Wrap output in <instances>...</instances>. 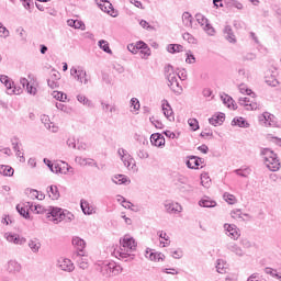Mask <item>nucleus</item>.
<instances>
[{
	"label": "nucleus",
	"mask_w": 281,
	"mask_h": 281,
	"mask_svg": "<svg viewBox=\"0 0 281 281\" xmlns=\"http://www.w3.org/2000/svg\"><path fill=\"white\" fill-rule=\"evenodd\" d=\"M260 156L271 172H278V170H280V160L278 159V154H274L271 148H261Z\"/></svg>",
	"instance_id": "obj_1"
},
{
	"label": "nucleus",
	"mask_w": 281,
	"mask_h": 281,
	"mask_svg": "<svg viewBox=\"0 0 281 281\" xmlns=\"http://www.w3.org/2000/svg\"><path fill=\"white\" fill-rule=\"evenodd\" d=\"M165 76L168 80V87L173 91V93H181L183 88L179 85V79L177 74H175V67L172 65H167L165 67Z\"/></svg>",
	"instance_id": "obj_2"
},
{
	"label": "nucleus",
	"mask_w": 281,
	"mask_h": 281,
	"mask_svg": "<svg viewBox=\"0 0 281 281\" xmlns=\"http://www.w3.org/2000/svg\"><path fill=\"white\" fill-rule=\"evenodd\" d=\"M195 19H196V22L199 23V25H201L203 27L204 32H206V34L209 36H214V34H216V30H214V26H212V24H210L207 18H205V15H203L201 13H196Z\"/></svg>",
	"instance_id": "obj_3"
},
{
	"label": "nucleus",
	"mask_w": 281,
	"mask_h": 281,
	"mask_svg": "<svg viewBox=\"0 0 281 281\" xmlns=\"http://www.w3.org/2000/svg\"><path fill=\"white\" fill-rule=\"evenodd\" d=\"M34 212H36V214H44L46 218H52V221H54V216H56V212H59V210L56 206L45 207L38 204L34 205Z\"/></svg>",
	"instance_id": "obj_4"
},
{
	"label": "nucleus",
	"mask_w": 281,
	"mask_h": 281,
	"mask_svg": "<svg viewBox=\"0 0 281 281\" xmlns=\"http://www.w3.org/2000/svg\"><path fill=\"white\" fill-rule=\"evenodd\" d=\"M56 215L53 217V223H61V221H66L67 223H71V220L74 218V215L71 214V212L67 211V210H63L60 207H57Z\"/></svg>",
	"instance_id": "obj_5"
},
{
	"label": "nucleus",
	"mask_w": 281,
	"mask_h": 281,
	"mask_svg": "<svg viewBox=\"0 0 281 281\" xmlns=\"http://www.w3.org/2000/svg\"><path fill=\"white\" fill-rule=\"evenodd\" d=\"M70 76H74L75 80L81 85H89V78H87V71L78 69L76 67L70 68Z\"/></svg>",
	"instance_id": "obj_6"
},
{
	"label": "nucleus",
	"mask_w": 281,
	"mask_h": 281,
	"mask_svg": "<svg viewBox=\"0 0 281 281\" xmlns=\"http://www.w3.org/2000/svg\"><path fill=\"white\" fill-rule=\"evenodd\" d=\"M4 269L7 272L10 273V276H16V273H21L22 267L21 263H19V261L11 259L7 262Z\"/></svg>",
	"instance_id": "obj_7"
},
{
	"label": "nucleus",
	"mask_w": 281,
	"mask_h": 281,
	"mask_svg": "<svg viewBox=\"0 0 281 281\" xmlns=\"http://www.w3.org/2000/svg\"><path fill=\"white\" fill-rule=\"evenodd\" d=\"M72 258L80 269L89 268V258L85 256L82 252H74Z\"/></svg>",
	"instance_id": "obj_8"
},
{
	"label": "nucleus",
	"mask_w": 281,
	"mask_h": 281,
	"mask_svg": "<svg viewBox=\"0 0 281 281\" xmlns=\"http://www.w3.org/2000/svg\"><path fill=\"white\" fill-rule=\"evenodd\" d=\"M4 238L8 240V243H13L14 245H25V243H27L25 237H21L12 233H5Z\"/></svg>",
	"instance_id": "obj_9"
},
{
	"label": "nucleus",
	"mask_w": 281,
	"mask_h": 281,
	"mask_svg": "<svg viewBox=\"0 0 281 281\" xmlns=\"http://www.w3.org/2000/svg\"><path fill=\"white\" fill-rule=\"evenodd\" d=\"M224 228L226 229V232H228V236L233 240H238V238H240V229H238L236 225L225 224Z\"/></svg>",
	"instance_id": "obj_10"
},
{
	"label": "nucleus",
	"mask_w": 281,
	"mask_h": 281,
	"mask_svg": "<svg viewBox=\"0 0 281 281\" xmlns=\"http://www.w3.org/2000/svg\"><path fill=\"white\" fill-rule=\"evenodd\" d=\"M259 122H263L265 126H276V116L270 114L269 112H265L259 115Z\"/></svg>",
	"instance_id": "obj_11"
},
{
	"label": "nucleus",
	"mask_w": 281,
	"mask_h": 281,
	"mask_svg": "<svg viewBox=\"0 0 281 281\" xmlns=\"http://www.w3.org/2000/svg\"><path fill=\"white\" fill-rule=\"evenodd\" d=\"M122 247H124V249H130V251H135V249H137V243L135 241V238L125 235L122 241Z\"/></svg>",
	"instance_id": "obj_12"
},
{
	"label": "nucleus",
	"mask_w": 281,
	"mask_h": 281,
	"mask_svg": "<svg viewBox=\"0 0 281 281\" xmlns=\"http://www.w3.org/2000/svg\"><path fill=\"white\" fill-rule=\"evenodd\" d=\"M150 143L153 146H157L159 148L161 146H166V138L159 133H154L150 136Z\"/></svg>",
	"instance_id": "obj_13"
},
{
	"label": "nucleus",
	"mask_w": 281,
	"mask_h": 281,
	"mask_svg": "<svg viewBox=\"0 0 281 281\" xmlns=\"http://www.w3.org/2000/svg\"><path fill=\"white\" fill-rule=\"evenodd\" d=\"M72 245L78 250L75 251V254H82V251H85V247H87V243H85V239L80 237H72Z\"/></svg>",
	"instance_id": "obj_14"
},
{
	"label": "nucleus",
	"mask_w": 281,
	"mask_h": 281,
	"mask_svg": "<svg viewBox=\"0 0 281 281\" xmlns=\"http://www.w3.org/2000/svg\"><path fill=\"white\" fill-rule=\"evenodd\" d=\"M225 122V113H218L209 119V124L212 126H221Z\"/></svg>",
	"instance_id": "obj_15"
},
{
	"label": "nucleus",
	"mask_w": 281,
	"mask_h": 281,
	"mask_svg": "<svg viewBox=\"0 0 281 281\" xmlns=\"http://www.w3.org/2000/svg\"><path fill=\"white\" fill-rule=\"evenodd\" d=\"M58 267L61 269V271H74V262H71L69 259H61L58 261Z\"/></svg>",
	"instance_id": "obj_16"
},
{
	"label": "nucleus",
	"mask_w": 281,
	"mask_h": 281,
	"mask_svg": "<svg viewBox=\"0 0 281 281\" xmlns=\"http://www.w3.org/2000/svg\"><path fill=\"white\" fill-rule=\"evenodd\" d=\"M165 210L168 214H177L181 212V205L179 203L168 202L165 204Z\"/></svg>",
	"instance_id": "obj_17"
},
{
	"label": "nucleus",
	"mask_w": 281,
	"mask_h": 281,
	"mask_svg": "<svg viewBox=\"0 0 281 281\" xmlns=\"http://www.w3.org/2000/svg\"><path fill=\"white\" fill-rule=\"evenodd\" d=\"M228 251H232V254H235V256H239V258H243L245 256V251H243V248L237 246L235 243L227 244Z\"/></svg>",
	"instance_id": "obj_18"
},
{
	"label": "nucleus",
	"mask_w": 281,
	"mask_h": 281,
	"mask_svg": "<svg viewBox=\"0 0 281 281\" xmlns=\"http://www.w3.org/2000/svg\"><path fill=\"white\" fill-rule=\"evenodd\" d=\"M102 12H106V14H110V16H117V11L113 8V4L109 2V0H105L103 2V9H101Z\"/></svg>",
	"instance_id": "obj_19"
},
{
	"label": "nucleus",
	"mask_w": 281,
	"mask_h": 281,
	"mask_svg": "<svg viewBox=\"0 0 281 281\" xmlns=\"http://www.w3.org/2000/svg\"><path fill=\"white\" fill-rule=\"evenodd\" d=\"M249 102H251V100H249V98H247V97L239 98V104L241 106H249V108H247L248 111H254V110L258 109L256 103H254V102L249 103Z\"/></svg>",
	"instance_id": "obj_20"
},
{
	"label": "nucleus",
	"mask_w": 281,
	"mask_h": 281,
	"mask_svg": "<svg viewBox=\"0 0 281 281\" xmlns=\"http://www.w3.org/2000/svg\"><path fill=\"white\" fill-rule=\"evenodd\" d=\"M136 48L138 49L139 54H143L144 56H150V48L148 47V44L139 41L136 43Z\"/></svg>",
	"instance_id": "obj_21"
},
{
	"label": "nucleus",
	"mask_w": 281,
	"mask_h": 281,
	"mask_svg": "<svg viewBox=\"0 0 281 281\" xmlns=\"http://www.w3.org/2000/svg\"><path fill=\"white\" fill-rule=\"evenodd\" d=\"M47 193L52 201H58L60 199V191H58V187L56 186H50Z\"/></svg>",
	"instance_id": "obj_22"
},
{
	"label": "nucleus",
	"mask_w": 281,
	"mask_h": 281,
	"mask_svg": "<svg viewBox=\"0 0 281 281\" xmlns=\"http://www.w3.org/2000/svg\"><path fill=\"white\" fill-rule=\"evenodd\" d=\"M162 111L167 120H169L170 122L175 120V116H172V106H170V103L168 101H166V104H162Z\"/></svg>",
	"instance_id": "obj_23"
},
{
	"label": "nucleus",
	"mask_w": 281,
	"mask_h": 281,
	"mask_svg": "<svg viewBox=\"0 0 281 281\" xmlns=\"http://www.w3.org/2000/svg\"><path fill=\"white\" fill-rule=\"evenodd\" d=\"M224 34L228 43H236V35H234V31H232V26L229 25L225 26Z\"/></svg>",
	"instance_id": "obj_24"
},
{
	"label": "nucleus",
	"mask_w": 281,
	"mask_h": 281,
	"mask_svg": "<svg viewBox=\"0 0 281 281\" xmlns=\"http://www.w3.org/2000/svg\"><path fill=\"white\" fill-rule=\"evenodd\" d=\"M189 160H187V167L191 170L199 169V158L196 156H189Z\"/></svg>",
	"instance_id": "obj_25"
},
{
	"label": "nucleus",
	"mask_w": 281,
	"mask_h": 281,
	"mask_svg": "<svg viewBox=\"0 0 281 281\" xmlns=\"http://www.w3.org/2000/svg\"><path fill=\"white\" fill-rule=\"evenodd\" d=\"M67 25L74 27L75 30H85V22L80 20H68Z\"/></svg>",
	"instance_id": "obj_26"
},
{
	"label": "nucleus",
	"mask_w": 281,
	"mask_h": 281,
	"mask_svg": "<svg viewBox=\"0 0 281 281\" xmlns=\"http://www.w3.org/2000/svg\"><path fill=\"white\" fill-rule=\"evenodd\" d=\"M29 247L33 254H38L41 250V241H38V239H30Z\"/></svg>",
	"instance_id": "obj_27"
},
{
	"label": "nucleus",
	"mask_w": 281,
	"mask_h": 281,
	"mask_svg": "<svg viewBox=\"0 0 281 281\" xmlns=\"http://www.w3.org/2000/svg\"><path fill=\"white\" fill-rule=\"evenodd\" d=\"M0 173L4 177H13L14 176V168L8 165H2L0 168Z\"/></svg>",
	"instance_id": "obj_28"
},
{
	"label": "nucleus",
	"mask_w": 281,
	"mask_h": 281,
	"mask_svg": "<svg viewBox=\"0 0 281 281\" xmlns=\"http://www.w3.org/2000/svg\"><path fill=\"white\" fill-rule=\"evenodd\" d=\"M232 126H239V128H249V123H247L245 119L239 117V119H234L232 121Z\"/></svg>",
	"instance_id": "obj_29"
},
{
	"label": "nucleus",
	"mask_w": 281,
	"mask_h": 281,
	"mask_svg": "<svg viewBox=\"0 0 281 281\" xmlns=\"http://www.w3.org/2000/svg\"><path fill=\"white\" fill-rule=\"evenodd\" d=\"M199 206L200 207H216V202L210 200V198H204L199 201Z\"/></svg>",
	"instance_id": "obj_30"
},
{
	"label": "nucleus",
	"mask_w": 281,
	"mask_h": 281,
	"mask_svg": "<svg viewBox=\"0 0 281 281\" xmlns=\"http://www.w3.org/2000/svg\"><path fill=\"white\" fill-rule=\"evenodd\" d=\"M167 52H169V54H177L183 52V46L181 44H169L167 46Z\"/></svg>",
	"instance_id": "obj_31"
},
{
	"label": "nucleus",
	"mask_w": 281,
	"mask_h": 281,
	"mask_svg": "<svg viewBox=\"0 0 281 281\" xmlns=\"http://www.w3.org/2000/svg\"><path fill=\"white\" fill-rule=\"evenodd\" d=\"M121 161H123V164L126 168H131L133 170V166H135V159H133V157H131V155L122 156Z\"/></svg>",
	"instance_id": "obj_32"
},
{
	"label": "nucleus",
	"mask_w": 281,
	"mask_h": 281,
	"mask_svg": "<svg viewBox=\"0 0 281 281\" xmlns=\"http://www.w3.org/2000/svg\"><path fill=\"white\" fill-rule=\"evenodd\" d=\"M0 82L7 87V91H11L12 85H14V82L10 81V78L5 75H0Z\"/></svg>",
	"instance_id": "obj_33"
},
{
	"label": "nucleus",
	"mask_w": 281,
	"mask_h": 281,
	"mask_svg": "<svg viewBox=\"0 0 281 281\" xmlns=\"http://www.w3.org/2000/svg\"><path fill=\"white\" fill-rule=\"evenodd\" d=\"M182 22L186 27H192V14H190V12H184L182 14Z\"/></svg>",
	"instance_id": "obj_34"
},
{
	"label": "nucleus",
	"mask_w": 281,
	"mask_h": 281,
	"mask_svg": "<svg viewBox=\"0 0 281 281\" xmlns=\"http://www.w3.org/2000/svg\"><path fill=\"white\" fill-rule=\"evenodd\" d=\"M106 268L114 273V276H120L122 273L123 268L115 263H108Z\"/></svg>",
	"instance_id": "obj_35"
},
{
	"label": "nucleus",
	"mask_w": 281,
	"mask_h": 281,
	"mask_svg": "<svg viewBox=\"0 0 281 281\" xmlns=\"http://www.w3.org/2000/svg\"><path fill=\"white\" fill-rule=\"evenodd\" d=\"M99 47L102 49V52H105V54H113V50H111V47L109 46V42L105 40L99 41Z\"/></svg>",
	"instance_id": "obj_36"
},
{
	"label": "nucleus",
	"mask_w": 281,
	"mask_h": 281,
	"mask_svg": "<svg viewBox=\"0 0 281 281\" xmlns=\"http://www.w3.org/2000/svg\"><path fill=\"white\" fill-rule=\"evenodd\" d=\"M80 205L83 214H93V209L89 205V202H87L86 200H81Z\"/></svg>",
	"instance_id": "obj_37"
},
{
	"label": "nucleus",
	"mask_w": 281,
	"mask_h": 281,
	"mask_svg": "<svg viewBox=\"0 0 281 281\" xmlns=\"http://www.w3.org/2000/svg\"><path fill=\"white\" fill-rule=\"evenodd\" d=\"M113 182L122 186V183H131V180H128V178H126L124 175H119L113 178Z\"/></svg>",
	"instance_id": "obj_38"
},
{
	"label": "nucleus",
	"mask_w": 281,
	"mask_h": 281,
	"mask_svg": "<svg viewBox=\"0 0 281 281\" xmlns=\"http://www.w3.org/2000/svg\"><path fill=\"white\" fill-rule=\"evenodd\" d=\"M120 260H123L124 262H131L135 260V255L128 254V252H120L119 254Z\"/></svg>",
	"instance_id": "obj_39"
},
{
	"label": "nucleus",
	"mask_w": 281,
	"mask_h": 281,
	"mask_svg": "<svg viewBox=\"0 0 281 281\" xmlns=\"http://www.w3.org/2000/svg\"><path fill=\"white\" fill-rule=\"evenodd\" d=\"M234 172L236 175H238V177L247 178V177H249V175H251V169H249V168L236 169Z\"/></svg>",
	"instance_id": "obj_40"
},
{
	"label": "nucleus",
	"mask_w": 281,
	"mask_h": 281,
	"mask_svg": "<svg viewBox=\"0 0 281 281\" xmlns=\"http://www.w3.org/2000/svg\"><path fill=\"white\" fill-rule=\"evenodd\" d=\"M52 95L53 98H55V100H58L59 102H65V100H67V94L60 91H54Z\"/></svg>",
	"instance_id": "obj_41"
},
{
	"label": "nucleus",
	"mask_w": 281,
	"mask_h": 281,
	"mask_svg": "<svg viewBox=\"0 0 281 281\" xmlns=\"http://www.w3.org/2000/svg\"><path fill=\"white\" fill-rule=\"evenodd\" d=\"M166 256L164 254L150 252L149 259L154 262H159V260H164Z\"/></svg>",
	"instance_id": "obj_42"
},
{
	"label": "nucleus",
	"mask_w": 281,
	"mask_h": 281,
	"mask_svg": "<svg viewBox=\"0 0 281 281\" xmlns=\"http://www.w3.org/2000/svg\"><path fill=\"white\" fill-rule=\"evenodd\" d=\"M223 199L226 201V203H229V205H234L236 203V196H234V194L225 192L223 194Z\"/></svg>",
	"instance_id": "obj_43"
},
{
	"label": "nucleus",
	"mask_w": 281,
	"mask_h": 281,
	"mask_svg": "<svg viewBox=\"0 0 281 281\" xmlns=\"http://www.w3.org/2000/svg\"><path fill=\"white\" fill-rule=\"evenodd\" d=\"M41 122H42V124H44V126H45V128H52V124H54V123H52V121L49 120V116L48 115H45V114H43L42 116H41Z\"/></svg>",
	"instance_id": "obj_44"
},
{
	"label": "nucleus",
	"mask_w": 281,
	"mask_h": 281,
	"mask_svg": "<svg viewBox=\"0 0 281 281\" xmlns=\"http://www.w3.org/2000/svg\"><path fill=\"white\" fill-rule=\"evenodd\" d=\"M16 211L19 212L20 216H23V218H30V212H27L25 207L21 206V204L16 205Z\"/></svg>",
	"instance_id": "obj_45"
},
{
	"label": "nucleus",
	"mask_w": 281,
	"mask_h": 281,
	"mask_svg": "<svg viewBox=\"0 0 281 281\" xmlns=\"http://www.w3.org/2000/svg\"><path fill=\"white\" fill-rule=\"evenodd\" d=\"M77 100L81 104H85V106H91V101L89 99H87V97H85L83 94H78Z\"/></svg>",
	"instance_id": "obj_46"
},
{
	"label": "nucleus",
	"mask_w": 281,
	"mask_h": 281,
	"mask_svg": "<svg viewBox=\"0 0 281 281\" xmlns=\"http://www.w3.org/2000/svg\"><path fill=\"white\" fill-rule=\"evenodd\" d=\"M239 91L240 93H246L247 95H255V93L251 91V89L247 88L245 83L239 85Z\"/></svg>",
	"instance_id": "obj_47"
},
{
	"label": "nucleus",
	"mask_w": 281,
	"mask_h": 281,
	"mask_svg": "<svg viewBox=\"0 0 281 281\" xmlns=\"http://www.w3.org/2000/svg\"><path fill=\"white\" fill-rule=\"evenodd\" d=\"M9 95H21L23 93V89L21 87L11 88V90L7 91Z\"/></svg>",
	"instance_id": "obj_48"
},
{
	"label": "nucleus",
	"mask_w": 281,
	"mask_h": 281,
	"mask_svg": "<svg viewBox=\"0 0 281 281\" xmlns=\"http://www.w3.org/2000/svg\"><path fill=\"white\" fill-rule=\"evenodd\" d=\"M188 124L192 131H199V121L196 119H189Z\"/></svg>",
	"instance_id": "obj_49"
},
{
	"label": "nucleus",
	"mask_w": 281,
	"mask_h": 281,
	"mask_svg": "<svg viewBox=\"0 0 281 281\" xmlns=\"http://www.w3.org/2000/svg\"><path fill=\"white\" fill-rule=\"evenodd\" d=\"M266 85H268L269 87H278L279 81L274 77H268L266 79Z\"/></svg>",
	"instance_id": "obj_50"
},
{
	"label": "nucleus",
	"mask_w": 281,
	"mask_h": 281,
	"mask_svg": "<svg viewBox=\"0 0 281 281\" xmlns=\"http://www.w3.org/2000/svg\"><path fill=\"white\" fill-rule=\"evenodd\" d=\"M50 172H54L55 175H60V172H65V171H63V165L55 162L53 165V170H50Z\"/></svg>",
	"instance_id": "obj_51"
},
{
	"label": "nucleus",
	"mask_w": 281,
	"mask_h": 281,
	"mask_svg": "<svg viewBox=\"0 0 281 281\" xmlns=\"http://www.w3.org/2000/svg\"><path fill=\"white\" fill-rule=\"evenodd\" d=\"M221 100L224 104H227L228 109H232V105L229 104V102H234V99L232 97L224 94L221 97Z\"/></svg>",
	"instance_id": "obj_52"
},
{
	"label": "nucleus",
	"mask_w": 281,
	"mask_h": 281,
	"mask_svg": "<svg viewBox=\"0 0 281 281\" xmlns=\"http://www.w3.org/2000/svg\"><path fill=\"white\" fill-rule=\"evenodd\" d=\"M182 38H183L184 41H188V43H191V44H195V43H196V40H195L194 36H192V34H190V33H184V34L182 35Z\"/></svg>",
	"instance_id": "obj_53"
},
{
	"label": "nucleus",
	"mask_w": 281,
	"mask_h": 281,
	"mask_svg": "<svg viewBox=\"0 0 281 281\" xmlns=\"http://www.w3.org/2000/svg\"><path fill=\"white\" fill-rule=\"evenodd\" d=\"M131 106H133L134 111H139V99L132 98L131 99Z\"/></svg>",
	"instance_id": "obj_54"
},
{
	"label": "nucleus",
	"mask_w": 281,
	"mask_h": 281,
	"mask_svg": "<svg viewBox=\"0 0 281 281\" xmlns=\"http://www.w3.org/2000/svg\"><path fill=\"white\" fill-rule=\"evenodd\" d=\"M186 63H188L189 65H194V63H196V57H194L192 53H187Z\"/></svg>",
	"instance_id": "obj_55"
},
{
	"label": "nucleus",
	"mask_w": 281,
	"mask_h": 281,
	"mask_svg": "<svg viewBox=\"0 0 281 281\" xmlns=\"http://www.w3.org/2000/svg\"><path fill=\"white\" fill-rule=\"evenodd\" d=\"M151 124L155 125V128H164V123L161 121L156 120L155 117L149 119Z\"/></svg>",
	"instance_id": "obj_56"
},
{
	"label": "nucleus",
	"mask_w": 281,
	"mask_h": 281,
	"mask_svg": "<svg viewBox=\"0 0 281 281\" xmlns=\"http://www.w3.org/2000/svg\"><path fill=\"white\" fill-rule=\"evenodd\" d=\"M211 182L212 180H210L209 177H201V186H203V188H210Z\"/></svg>",
	"instance_id": "obj_57"
},
{
	"label": "nucleus",
	"mask_w": 281,
	"mask_h": 281,
	"mask_svg": "<svg viewBox=\"0 0 281 281\" xmlns=\"http://www.w3.org/2000/svg\"><path fill=\"white\" fill-rule=\"evenodd\" d=\"M240 245L244 247V249H250L251 241H249V239H247V238H243L240 240Z\"/></svg>",
	"instance_id": "obj_58"
},
{
	"label": "nucleus",
	"mask_w": 281,
	"mask_h": 281,
	"mask_svg": "<svg viewBox=\"0 0 281 281\" xmlns=\"http://www.w3.org/2000/svg\"><path fill=\"white\" fill-rule=\"evenodd\" d=\"M265 273H267L268 276H271L272 278H276V276H278V270L272 268H266Z\"/></svg>",
	"instance_id": "obj_59"
},
{
	"label": "nucleus",
	"mask_w": 281,
	"mask_h": 281,
	"mask_svg": "<svg viewBox=\"0 0 281 281\" xmlns=\"http://www.w3.org/2000/svg\"><path fill=\"white\" fill-rule=\"evenodd\" d=\"M231 215L233 218H243V213H241L240 209L232 211Z\"/></svg>",
	"instance_id": "obj_60"
},
{
	"label": "nucleus",
	"mask_w": 281,
	"mask_h": 281,
	"mask_svg": "<svg viewBox=\"0 0 281 281\" xmlns=\"http://www.w3.org/2000/svg\"><path fill=\"white\" fill-rule=\"evenodd\" d=\"M26 91H27V93H30V95H35L38 90L36 89V87L29 83V87L26 88Z\"/></svg>",
	"instance_id": "obj_61"
},
{
	"label": "nucleus",
	"mask_w": 281,
	"mask_h": 281,
	"mask_svg": "<svg viewBox=\"0 0 281 281\" xmlns=\"http://www.w3.org/2000/svg\"><path fill=\"white\" fill-rule=\"evenodd\" d=\"M47 85L50 89H56L58 87V81L54 79H48Z\"/></svg>",
	"instance_id": "obj_62"
},
{
	"label": "nucleus",
	"mask_w": 281,
	"mask_h": 281,
	"mask_svg": "<svg viewBox=\"0 0 281 281\" xmlns=\"http://www.w3.org/2000/svg\"><path fill=\"white\" fill-rule=\"evenodd\" d=\"M216 271L217 273H225V267L221 265V260H217Z\"/></svg>",
	"instance_id": "obj_63"
},
{
	"label": "nucleus",
	"mask_w": 281,
	"mask_h": 281,
	"mask_svg": "<svg viewBox=\"0 0 281 281\" xmlns=\"http://www.w3.org/2000/svg\"><path fill=\"white\" fill-rule=\"evenodd\" d=\"M244 60H256V54L248 53L244 56Z\"/></svg>",
	"instance_id": "obj_64"
}]
</instances>
